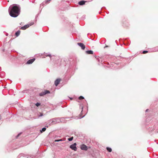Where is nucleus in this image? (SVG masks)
Segmentation results:
<instances>
[{
  "label": "nucleus",
  "instance_id": "obj_14",
  "mask_svg": "<svg viewBox=\"0 0 158 158\" xmlns=\"http://www.w3.org/2000/svg\"><path fill=\"white\" fill-rule=\"evenodd\" d=\"M20 33V31H18L15 33V35L16 36H19Z\"/></svg>",
  "mask_w": 158,
  "mask_h": 158
},
{
  "label": "nucleus",
  "instance_id": "obj_10",
  "mask_svg": "<svg viewBox=\"0 0 158 158\" xmlns=\"http://www.w3.org/2000/svg\"><path fill=\"white\" fill-rule=\"evenodd\" d=\"M55 118H54L50 120V122H51V123H52L53 124H56V121Z\"/></svg>",
  "mask_w": 158,
  "mask_h": 158
},
{
  "label": "nucleus",
  "instance_id": "obj_12",
  "mask_svg": "<svg viewBox=\"0 0 158 158\" xmlns=\"http://www.w3.org/2000/svg\"><path fill=\"white\" fill-rule=\"evenodd\" d=\"M86 53L87 54H92L93 53V52L92 50H88L86 51Z\"/></svg>",
  "mask_w": 158,
  "mask_h": 158
},
{
  "label": "nucleus",
  "instance_id": "obj_8",
  "mask_svg": "<svg viewBox=\"0 0 158 158\" xmlns=\"http://www.w3.org/2000/svg\"><path fill=\"white\" fill-rule=\"evenodd\" d=\"M35 60V58H34L32 59L29 60L27 63V64H31Z\"/></svg>",
  "mask_w": 158,
  "mask_h": 158
},
{
  "label": "nucleus",
  "instance_id": "obj_25",
  "mask_svg": "<svg viewBox=\"0 0 158 158\" xmlns=\"http://www.w3.org/2000/svg\"><path fill=\"white\" fill-rule=\"evenodd\" d=\"M55 142H59V139H56L55 141Z\"/></svg>",
  "mask_w": 158,
  "mask_h": 158
},
{
  "label": "nucleus",
  "instance_id": "obj_2",
  "mask_svg": "<svg viewBox=\"0 0 158 158\" xmlns=\"http://www.w3.org/2000/svg\"><path fill=\"white\" fill-rule=\"evenodd\" d=\"M33 24H34L33 22L31 23L30 24L25 25L24 26L22 27H21V29H22L23 30H25L27 28H28V27H29L30 26Z\"/></svg>",
  "mask_w": 158,
  "mask_h": 158
},
{
  "label": "nucleus",
  "instance_id": "obj_5",
  "mask_svg": "<svg viewBox=\"0 0 158 158\" xmlns=\"http://www.w3.org/2000/svg\"><path fill=\"white\" fill-rule=\"evenodd\" d=\"M80 108H81V110H82L81 112V114H79L80 118H82L83 117H84L85 115H83V116H82L81 114H82V111H83V105L82 104H80Z\"/></svg>",
  "mask_w": 158,
  "mask_h": 158
},
{
  "label": "nucleus",
  "instance_id": "obj_27",
  "mask_svg": "<svg viewBox=\"0 0 158 158\" xmlns=\"http://www.w3.org/2000/svg\"><path fill=\"white\" fill-rule=\"evenodd\" d=\"M148 109H147L146 110V112H147L148 111Z\"/></svg>",
  "mask_w": 158,
  "mask_h": 158
},
{
  "label": "nucleus",
  "instance_id": "obj_11",
  "mask_svg": "<svg viewBox=\"0 0 158 158\" xmlns=\"http://www.w3.org/2000/svg\"><path fill=\"white\" fill-rule=\"evenodd\" d=\"M86 2L84 1H81L79 2L78 4L80 5H83L85 4Z\"/></svg>",
  "mask_w": 158,
  "mask_h": 158
},
{
  "label": "nucleus",
  "instance_id": "obj_13",
  "mask_svg": "<svg viewBox=\"0 0 158 158\" xmlns=\"http://www.w3.org/2000/svg\"><path fill=\"white\" fill-rule=\"evenodd\" d=\"M55 119H56L55 121H56V123H59L61 121L60 119L59 118H55Z\"/></svg>",
  "mask_w": 158,
  "mask_h": 158
},
{
  "label": "nucleus",
  "instance_id": "obj_22",
  "mask_svg": "<svg viewBox=\"0 0 158 158\" xmlns=\"http://www.w3.org/2000/svg\"><path fill=\"white\" fill-rule=\"evenodd\" d=\"M148 52V51H144L143 52V54H145Z\"/></svg>",
  "mask_w": 158,
  "mask_h": 158
},
{
  "label": "nucleus",
  "instance_id": "obj_28",
  "mask_svg": "<svg viewBox=\"0 0 158 158\" xmlns=\"http://www.w3.org/2000/svg\"><path fill=\"white\" fill-rule=\"evenodd\" d=\"M1 115H0V120H1Z\"/></svg>",
  "mask_w": 158,
  "mask_h": 158
},
{
  "label": "nucleus",
  "instance_id": "obj_16",
  "mask_svg": "<svg viewBox=\"0 0 158 158\" xmlns=\"http://www.w3.org/2000/svg\"><path fill=\"white\" fill-rule=\"evenodd\" d=\"M46 130V128L45 127H43L42 128V130L40 131V132L41 133L43 132L44 131Z\"/></svg>",
  "mask_w": 158,
  "mask_h": 158
},
{
  "label": "nucleus",
  "instance_id": "obj_29",
  "mask_svg": "<svg viewBox=\"0 0 158 158\" xmlns=\"http://www.w3.org/2000/svg\"><path fill=\"white\" fill-rule=\"evenodd\" d=\"M70 99L72 100V98H70Z\"/></svg>",
  "mask_w": 158,
  "mask_h": 158
},
{
  "label": "nucleus",
  "instance_id": "obj_3",
  "mask_svg": "<svg viewBox=\"0 0 158 158\" xmlns=\"http://www.w3.org/2000/svg\"><path fill=\"white\" fill-rule=\"evenodd\" d=\"M50 93V92L49 90H45L44 91H43L42 92L40 93L39 94V95L40 96H43L47 94H49Z\"/></svg>",
  "mask_w": 158,
  "mask_h": 158
},
{
  "label": "nucleus",
  "instance_id": "obj_6",
  "mask_svg": "<svg viewBox=\"0 0 158 158\" xmlns=\"http://www.w3.org/2000/svg\"><path fill=\"white\" fill-rule=\"evenodd\" d=\"M81 148L82 150L86 151L87 150V147L85 144H82L81 146Z\"/></svg>",
  "mask_w": 158,
  "mask_h": 158
},
{
  "label": "nucleus",
  "instance_id": "obj_24",
  "mask_svg": "<svg viewBox=\"0 0 158 158\" xmlns=\"http://www.w3.org/2000/svg\"><path fill=\"white\" fill-rule=\"evenodd\" d=\"M40 115H39V117L42 116L43 115V114H42V113H40Z\"/></svg>",
  "mask_w": 158,
  "mask_h": 158
},
{
  "label": "nucleus",
  "instance_id": "obj_9",
  "mask_svg": "<svg viewBox=\"0 0 158 158\" xmlns=\"http://www.w3.org/2000/svg\"><path fill=\"white\" fill-rule=\"evenodd\" d=\"M60 79H57L55 81V84L56 86H57L60 82Z\"/></svg>",
  "mask_w": 158,
  "mask_h": 158
},
{
  "label": "nucleus",
  "instance_id": "obj_1",
  "mask_svg": "<svg viewBox=\"0 0 158 158\" xmlns=\"http://www.w3.org/2000/svg\"><path fill=\"white\" fill-rule=\"evenodd\" d=\"M8 10L9 15L11 17H16L20 14V7L19 5L14 4L10 6Z\"/></svg>",
  "mask_w": 158,
  "mask_h": 158
},
{
  "label": "nucleus",
  "instance_id": "obj_26",
  "mask_svg": "<svg viewBox=\"0 0 158 158\" xmlns=\"http://www.w3.org/2000/svg\"><path fill=\"white\" fill-rule=\"evenodd\" d=\"M59 141H63V140H62V139H59Z\"/></svg>",
  "mask_w": 158,
  "mask_h": 158
},
{
  "label": "nucleus",
  "instance_id": "obj_7",
  "mask_svg": "<svg viewBox=\"0 0 158 158\" xmlns=\"http://www.w3.org/2000/svg\"><path fill=\"white\" fill-rule=\"evenodd\" d=\"M77 44L81 47L82 49L84 50L85 49V46L83 43H77Z\"/></svg>",
  "mask_w": 158,
  "mask_h": 158
},
{
  "label": "nucleus",
  "instance_id": "obj_17",
  "mask_svg": "<svg viewBox=\"0 0 158 158\" xmlns=\"http://www.w3.org/2000/svg\"><path fill=\"white\" fill-rule=\"evenodd\" d=\"M73 137H71L70 138H69L68 139V140L69 141H72L73 140Z\"/></svg>",
  "mask_w": 158,
  "mask_h": 158
},
{
  "label": "nucleus",
  "instance_id": "obj_4",
  "mask_svg": "<svg viewBox=\"0 0 158 158\" xmlns=\"http://www.w3.org/2000/svg\"><path fill=\"white\" fill-rule=\"evenodd\" d=\"M76 146V143H74L70 146V148L72 150H74L75 151H76L77 150V148Z\"/></svg>",
  "mask_w": 158,
  "mask_h": 158
},
{
  "label": "nucleus",
  "instance_id": "obj_20",
  "mask_svg": "<svg viewBox=\"0 0 158 158\" xmlns=\"http://www.w3.org/2000/svg\"><path fill=\"white\" fill-rule=\"evenodd\" d=\"M35 105L37 106H38L40 105V103L38 102H37L36 104Z\"/></svg>",
  "mask_w": 158,
  "mask_h": 158
},
{
  "label": "nucleus",
  "instance_id": "obj_21",
  "mask_svg": "<svg viewBox=\"0 0 158 158\" xmlns=\"http://www.w3.org/2000/svg\"><path fill=\"white\" fill-rule=\"evenodd\" d=\"M45 56H49L50 58H51V55L50 54L45 55Z\"/></svg>",
  "mask_w": 158,
  "mask_h": 158
},
{
  "label": "nucleus",
  "instance_id": "obj_15",
  "mask_svg": "<svg viewBox=\"0 0 158 158\" xmlns=\"http://www.w3.org/2000/svg\"><path fill=\"white\" fill-rule=\"evenodd\" d=\"M106 149L107 151L109 152H111L112 151V149L110 148L107 147Z\"/></svg>",
  "mask_w": 158,
  "mask_h": 158
},
{
  "label": "nucleus",
  "instance_id": "obj_18",
  "mask_svg": "<svg viewBox=\"0 0 158 158\" xmlns=\"http://www.w3.org/2000/svg\"><path fill=\"white\" fill-rule=\"evenodd\" d=\"M48 125L49 126L51 125L52 124H53L52 123H51V122H50V120H49L48 121Z\"/></svg>",
  "mask_w": 158,
  "mask_h": 158
},
{
  "label": "nucleus",
  "instance_id": "obj_23",
  "mask_svg": "<svg viewBox=\"0 0 158 158\" xmlns=\"http://www.w3.org/2000/svg\"><path fill=\"white\" fill-rule=\"evenodd\" d=\"M21 134V133H19V134L16 136V138H18V137L19 136V135H20Z\"/></svg>",
  "mask_w": 158,
  "mask_h": 158
},
{
  "label": "nucleus",
  "instance_id": "obj_19",
  "mask_svg": "<svg viewBox=\"0 0 158 158\" xmlns=\"http://www.w3.org/2000/svg\"><path fill=\"white\" fill-rule=\"evenodd\" d=\"M79 99H84V97L82 96H80L79 98Z\"/></svg>",
  "mask_w": 158,
  "mask_h": 158
}]
</instances>
